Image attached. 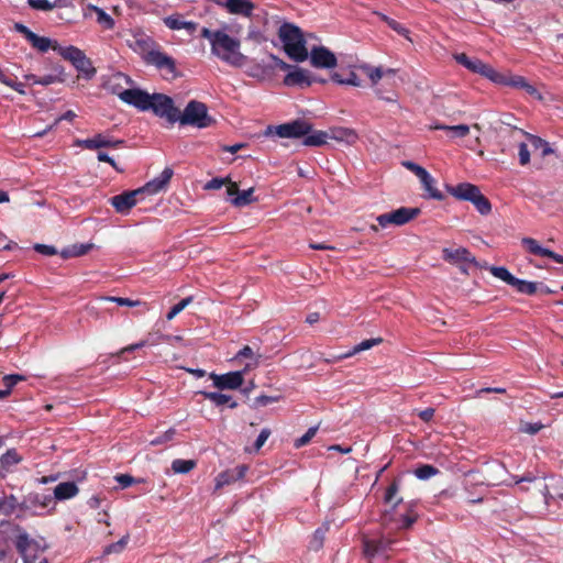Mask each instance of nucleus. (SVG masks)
I'll use <instances>...</instances> for the list:
<instances>
[{
    "label": "nucleus",
    "mask_w": 563,
    "mask_h": 563,
    "mask_svg": "<svg viewBox=\"0 0 563 563\" xmlns=\"http://www.w3.org/2000/svg\"><path fill=\"white\" fill-rule=\"evenodd\" d=\"M135 52L141 54L143 60L147 65H153L159 70H167L173 77H177L176 62L172 56L156 49V43L146 35L135 37L134 44L131 45Z\"/></svg>",
    "instance_id": "f257e3e1"
},
{
    "label": "nucleus",
    "mask_w": 563,
    "mask_h": 563,
    "mask_svg": "<svg viewBox=\"0 0 563 563\" xmlns=\"http://www.w3.org/2000/svg\"><path fill=\"white\" fill-rule=\"evenodd\" d=\"M278 36L284 44L287 56L296 63L305 62L309 52L306 47V40L299 26L285 22L279 26Z\"/></svg>",
    "instance_id": "f03ea898"
},
{
    "label": "nucleus",
    "mask_w": 563,
    "mask_h": 563,
    "mask_svg": "<svg viewBox=\"0 0 563 563\" xmlns=\"http://www.w3.org/2000/svg\"><path fill=\"white\" fill-rule=\"evenodd\" d=\"M211 53L233 67H242L247 58L240 52V41L223 31L216 35Z\"/></svg>",
    "instance_id": "7ed1b4c3"
},
{
    "label": "nucleus",
    "mask_w": 563,
    "mask_h": 563,
    "mask_svg": "<svg viewBox=\"0 0 563 563\" xmlns=\"http://www.w3.org/2000/svg\"><path fill=\"white\" fill-rule=\"evenodd\" d=\"M269 58L276 67L287 71V75L283 80V84L287 87L307 88L313 84V80H316V75L308 69L301 68L297 65H290L274 54H269Z\"/></svg>",
    "instance_id": "20e7f679"
},
{
    "label": "nucleus",
    "mask_w": 563,
    "mask_h": 563,
    "mask_svg": "<svg viewBox=\"0 0 563 563\" xmlns=\"http://www.w3.org/2000/svg\"><path fill=\"white\" fill-rule=\"evenodd\" d=\"M180 125H190L198 129L212 126L216 120L209 115L208 107L198 100H190L183 112H179Z\"/></svg>",
    "instance_id": "39448f33"
},
{
    "label": "nucleus",
    "mask_w": 563,
    "mask_h": 563,
    "mask_svg": "<svg viewBox=\"0 0 563 563\" xmlns=\"http://www.w3.org/2000/svg\"><path fill=\"white\" fill-rule=\"evenodd\" d=\"M55 52L65 60H68L86 80H90L96 76L97 69L93 67L90 58H88L80 48L74 45L55 46Z\"/></svg>",
    "instance_id": "423d86ee"
},
{
    "label": "nucleus",
    "mask_w": 563,
    "mask_h": 563,
    "mask_svg": "<svg viewBox=\"0 0 563 563\" xmlns=\"http://www.w3.org/2000/svg\"><path fill=\"white\" fill-rule=\"evenodd\" d=\"M14 543L24 563H34L38 554L48 548L44 538L33 539L26 531L19 532Z\"/></svg>",
    "instance_id": "0eeeda50"
},
{
    "label": "nucleus",
    "mask_w": 563,
    "mask_h": 563,
    "mask_svg": "<svg viewBox=\"0 0 563 563\" xmlns=\"http://www.w3.org/2000/svg\"><path fill=\"white\" fill-rule=\"evenodd\" d=\"M312 131V124L303 119H296L294 121L279 124L268 125L264 132V135H277L286 139H300Z\"/></svg>",
    "instance_id": "6e6552de"
},
{
    "label": "nucleus",
    "mask_w": 563,
    "mask_h": 563,
    "mask_svg": "<svg viewBox=\"0 0 563 563\" xmlns=\"http://www.w3.org/2000/svg\"><path fill=\"white\" fill-rule=\"evenodd\" d=\"M150 110L169 124H175L179 119L180 110L175 106L173 98L164 93H152Z\"/></svg>",
    "instance_id": "1a4fd4ad"
},
{
    "label": "nucleus",
    "mask_w": 563,
    "mask_h": 563,
    "mask_svg": "<svg viewBox=\"0 0 563 563\" xmlns=\"http://www.w3.org/2000/svg\"><path fill=\"white\" fill-rule=\"evenodd\" d=\"M421 210L419 208L401 207L394 211L379 214L376 220L382 228L389 224L404 225L418 217Z\"/></svg>",
    "instance_id": "9d476101"
},
{
    "label": "nucleus",
    "mask_w": 563,
    "mask_h": 563,
    "mask_svg": "<svg viewBox=\"0 0 563 563\" xmlns=\"http://www.w3.org/2000/svg\"><path fill=\"white\" fill-rule=\"evenodd\" d=\"M454 59L472 73L479 74L490 81L500 79V77L497 76V70L490 65L482 62L479 58L470 57L465 53H460L454 55Z\"/></svg>",
    "instance_id": "9b49d317"
},
{
    "label": "nucleus",
    "mask_w": 563,
    "mask_h": 563,
    "mask_svg": "<svg viewBox=\"0 0 563 563\" xmlns=\"http://www.w3.org/2000/svg\"><path fill=\"white\" fill-rule=\"evenodd\" d=\"M396 540L389 538L364 539L363 553L366 559L372 560L376 556L388 559V552L393 551Z\"/></svg>",
    "instance_id": "f8f14e48"
},
{
    "label": "nucleus",
    "mask_w": 563,
    "mask_h": 563,
    "mask_svg": "<svg viewBox=\"0 0 563 563\" xmlns=\"http://www.w3.org/2000/svg\"><path fill=\"white\" fill-rule=\"evenodd\" d=\"M245 371H233L225 374L210 373L209 377L213 382V386L219 390H234L240 388L244 383Z\"/></svg>",
    "instance_id": "ddd939ff"
},
{
    "label": "nucleus",
    "mask_w": 563,
    "mask_h": 563,
    "mask_svg": "<svg viewBox=\"0 0 563 563\" xmlns=\"http://www.w3.org/2000/svg\"><path fill=\"white\" fill-rule=\"evenodd\" d=\"M118 96L123 102L140 111H150L152 95L145 90L131 88L121 91Z\"/></svg>",
    "instance_id": "4468645a"
},
{
    "label": "nucleus",
    "mask_w": 563,
    "mask_h": 563,
    "mask_svg": "<svg viewBox=\"0 0 563 563\" xmlns=\"http://www.w3.org/2000/svg\"><path fill=\"white\" fill-rule=\"evenodd\" d=\"M308 57L316 68L331 69L338 64L335 55L325 46H313Z\"/></svg>",
    "instance_id": "2eb2a0df"
},
{
    "label": "nucleus",
    "mask_w": 563,
    "mask_h": 563,
    "mask_svg": "<svg viewBox=\"0 0 563 563\" xmlns=\"http://www.w3.org/2000/svg\"><path fill=\"white\" fill-rule=\"evenodd\" d=\"M136 195H143L140 188L115 195L109 199V202L118 213L128 214L130 210L137 203Z\"/></svg>",
    "instance_id": "dca6fc26"
},
{
    "label": "nucleus",
    "mask_w": 563,
    "mask_h": 563,
    "mask_svg": "<svg viewBox=\"0 0 563 563\" xmlns=\"http://www.w3.org/2000/svg\"><path fill=\"white\" fill-rule=\"evenodd\" d=\"M442 257L445 262L454 265L471 264L473 266H479V262L472 255L466 247L451 249L445 247L442 250Z\"/></svg>",
    "instance_id": "f3484780"
},
{
    "label": "nucleus",
    "mask_w": 563,
    "mask_h": 563,
    "mask_svg": "<svg viewBox=\"0 0 563 563\" xmlns=\"http://www.w3.org/2000/svg\"><path fill=\"white\" fill-rule=\"evenodd\" d=\"M76 144L87 150H99L102 147H122L125 144L124 140H113L99 133L92 139L77 140Z\"/></svg>",
    "instance_id": "a211bd4d"
},
{
    "label": "nucleus",
    "mask_w": 563,
    "mask_h": 563,
    "mask_svg": "<svg viewBox=\"0 0 563 563\" xmlns=\"http://www.w3.org/2000/svg\"><path fill=\"white\" fill-rule=\"evenodd\" d=\"M174 175V170L170 167H165L164 170L152 180L147 181L144 186L140 187L143 195H155L166 189L168 183Z\"/></svg>",
    "instance_id": "6ab92c4d"
},
{
    "label": "nucleus",
    "mask_w": 563,
    "mask_h": 563,
    "mask_svg": "<svg viewBox=\"0 0 563 563\" xmlns=\"http://www.w3.org/2000/svg\"><path fill=\"white\" fill-rule=\"evenodd\" d=\"M518 135L525 136L536 151L540 150L542 157H545V156L554 153V150L551 147V145L548 141L543 140L542 137H540L538 135L528 133L521 129L512 128L510 130V137L512 140H517Z\"/></svg>",
    "instance_id": "aec40b11"
},
{
    "label": "nucleus",
    "mask_w": 563,
    "mask_h": 563,
    "mask_svg": "<svg viewBox=\"0 0 563 563\" xmlns=\"http://www.w3.org/2000/svg\"><path fill=\"white\" fill-rule=\"evenodd\" d=\"M254 188L240 191L235 183L227 187V197L234 207L242 208L251 205L257 199L253 196Z\"/></svg>",
    "instance_id": "412c9836"
},
{
    "label": "nucleus",
    "mask_w": 563,
    "mask_h": 563,
    "mask_svg": "<svg viewBox=\"0 0 563 563\" xmlns=\"http://www.w3.org/2000/svg\"><path fill=\"white\" fill-rule=\"evenodd\" d=\"M446 191L454 198L472 202L481 192L476 185L471 183H461L456 186L445 185Z\"/></svg>",
    "instance_id": "4be33fe9"
},
{
    "label": "nucleus",
    "mask_w": 563,
    "mask_h": 563,
    "mask_svg": "<svg viewBox=\"0 0 563 563\" xmlns=\"http://www.w3.org/2000/svg\"><path fill=\"white\" fill-rule=\"evenodd\" d=\"M247 472V466L242 464L232 470H227L218 474L216 477V489H220L225 485H230L239 479H242Z\"/></svg>",
    "instance_id": "5701e85b"
},
{
    "label": "nucleus",
    "mask_w": 563,
    "mask_h": 563,
    "mask_svg": "<svg viewBox=\"0 0 563 563\" xmlns=\"http://www.w3.org/2000/svg\"><path fill=\"white\" fill-rule=\"evenodd\" d=\"M217 4L228 9L232 14H241L244 16H251L254 10V3L251 0H225L217 1Z\"/></svg>",
    "instance_id": "b1692460"
},
{
    "label": "nucleus",
    "mask_w": 563,
    "mask_h": 563,
    "mask_svg": "<svg viewBox=\"0 0 563 563\" xmlns=\"http://www.w3.org/2000/svg\"><path fill=\"white\" fill-rule=\"evenodd\" d=\"M542 494L547 504L550 498H563V479L551 476L550 484L543 485Z\"/></svg>",
    "instance_id": "393cba45"
},
{
    "label": "nucleus",
    "mask_w": 563,
    "mask_h": 563,
    "mask_svg": "<svg viewBox=\"0 0 563 563\" xmlns=\"http://www.w3.org/2000/svg\"><path fill=\"white\" fill-rule=\"evenodd\" d=\"M79 489L74 482H63L59 483L54 488V499L56 500H66L75 497L78 494Z\"/></svg>",
    "instance_id": "a878e982"
},
{
    "label": "nucleus",
    "mask_w": 563,
    "mask_h": 563,
    "mask_svg": "<svg viewBox=\"0 0 563 563\" xmlns=\"http://www.w3.org/2000/svg\"><path fill=\"white\" fill-rule=\"evenodd\" d=\"M262 355L257 352H255L250 345L243 346L236 354L235 360L240 358H249L250 362L246 363L245 367L242 371H245V373L252 368H255L260 364Z\"/></svg>",
    "instance_id": "bb28decb"
},
{
    "label": "nucleus",
    "mask_w": 563,
    "mask_h": 563,
    "mask_svg": "<svg viewBox=\"0 0 563 563\" xmlns=\"http://www.w3.org/2000/svg\"><path fill=\"white\" fill-rule=\"evenodd\" d=\"M198 394L202 395L206 399L212 401L217 407L229 404L231 409L238 407V402L232 399L230 395L218 393V391H206L200 390Z\"/></svg>",
    "instance_id": "cd10ccee"
},
{
    "label": "nucleus",
    "mask_w": 563,
    "mask_h": 563,
    "mask_svg": "<svg viewBox=\"0 0 563 563\" xmlns=\"http://www.w3.org/2000/svg\"><path fill=\"white\" fill-rule=\"evenodd\" d=\"M497 76L500 77V79L493 80V82L497 85L523 89L525 86L528 84V81L522 76H515L509 73L499 71H497Z\"/></svg>",
    "instance_id": "c85d7f7f"
},
{
    "label": "nucleus",
    "mask_w": 563,
    "mask_h": 563,
    "mask_svg": "<svg viewBox=\"0 0 563 563\" xmlns=\"http://www.w3.org/2000/svg\"><path fill=\"white\" fill-rule=\"evenodd\" d=\"M382 341H383L382 338H373V339L363 340L358 344L354 345V347L351 351L343 353L341 355H338L335 358L343 360V358L353 356L356 353L369 350L373 346L378 345L379 343H382Z\"/></svg>",
    "instance_id": "c756f323"
},
{
    "label": "nucleus",
    "mask_w": 563,
    "mask_h": 563,
    "mask_svg": "<svg viewBox=\"0 0 563 563\" xmlns=\"http://www.w3.org/2000/svg\"><path fill=\"white\" fill-rule=\"evenodd\" d=\"M53 74L45 75L40 77L38 80H35L36 85L49 86L55 82H64L65 81V68L62 65H56L53 68Z\"/></svg>",
    "instance_id": "7c9ffc66"
},
{
    "label": "nucleus",
    "mask_w": 563,
    "mask_h": 563,
    "mask_svg": "<svg viewBox=\"0 0 563 563\" xmlns=\"http://www.w3.org/2000/svg\"><path fill=\"white\" fill-rule=\"evenodd\" d=\"M330 135L324 131L313 130L303 136L302 144L305 146H322L327 144Z\"/></svg>",
    "instance_id": "2f4dec72"
},
{
    "label": "nucleus",
    "mask_w": 563,
    "mask_h": 563,
    "mask_svg": "<svg viewBox=\"0 0 563 563\" xmlns=\"http://www.w3.org/2000/svg\"><path fill=\"white\" fill-rule=\"evenodd\" d=\"M330 137L339 142L353 144L357 140V134L354 130L349 128H335L331 130Z\"/></svg>",
    "instance_id": "473e14b6"
},
{
    "label": "nucleus",
    "mask_w": 563,
    "mask_h": 563,
    "mask_svg": "<svg viewBox=\"0 0 563 563\" xmlns=\"http://www.w3.org/2000/svg\"><path fill=\"white\" fill-rule=\"evenodd\" d=\"M400 479H394L390 485L387 487L384 496V501L386 504H391L393 509H395L399 504L402 503V498L398 496L399 493Z\"/></svg>",
    "instance_id": "72a5a7b5"
},
{
    "label": "nucleus",
    "mask_w": 563,
    "mask_h": 563,
    "mask_svg": "<svg viewBox=\"0 0 563 563\" xmlns=\"http://www.w3.org/2000/svg\"><path fill=\"white\" fill-rule=\"evenodd\" d=\"M30 44L38 52L45 53L49 48L55 51V46H60L57 41H53L49 37L40 36L35 33Z\"/></svg>",
    "instance_id": "f704fd0d"
},
{
    "label": "nucleus",
    "mask_w": 563,
    "mask_h": 563,
    "mask_svg": "<svg viewBox=\"0 0 563 563\" xmlns=\"http://www.w3.org/2000/svg\"><path fill=\"white\" fill-rule=\"evenodd\" d=\"M420 181L424 190L428 192L429 198L439 201H442L444 199V195L434 187L435 180L429 173L427 174V178H421Z\"/></svg>",
    "instance_id": "c9c22d12"
},
{
    "label": "nucleus",
    "mask_w": 563,
    "mask_h": 563,
    "mask_svg": "<svg viewBox=\"0 0 563 563\" xmlns=\"http://www.w3.org/2000/svg\"><path fill=\"white\" fill-rule=\"evenodd\" d=\"M512 287L520 294L532 296L537 292L539 283L516 278Z\"/></svg>",
    "instance_id": "e433bc0d"
},
{
    "label": "nucleus",
    "mask_w": 563,
    "mask_h": 563,
    "mask_svg": "<svg viewBox=\"0 0 563 563\" xmlns=\"http://www.w3.org/2000/svg\"><path fill=\"white\" fill-rule=\"evenodd\" d=\"M88 8L96 12L97 14V22L104 27L106 30H111L114 27V20L110 14H108L103 9L89 4Z\"/></svg>",
    "instance_id": "4c0bfd02"
},
{
    "label": "nucleus",
    "mask_w": 563,
    "mask_h": 563,
    "mask_svg": "<svg viewBox=\"0 0 563 563\" xmlns=\"http://www.w3.org/2000/svg\"><path fill=\"white\" fill-rule=\"evenodd\" d=\"M521 243L531 254L543 257L549 255V249L541 246L539 242L532 238H523Z\"/></svg>",
    "instance_id": "58836bf2"
},
{
    "label": "nucleus",
    "mask_w": 563,
    "mask_h": 563,
    "mask_svg": "<svg viewBox=\"0 0 563 563\" xmlns=\"http://www.w3.org/2000/svg\"><path fill=\"white\" fill-rule=\"evenodd\" d=\"M435 130H444L452 133L453 137H464L470 133V126L467 124H459V125H444L437 124L432 126Z\"/></svg>",
    "instance_id": "ea45409f"
},
{
    "label": "nucleus",
    "mask_w": 563,
    "mask_h": 563,
    "mask_svg": "<svg viewBox=\"0 0 563 563\" xmlns=\"http://www.w3.org/2000/svg\"><path fill=\"white\" fill-rule=\"evenodd\" d=\"M489 272L492 275L509 286H512L515 277L505 266H490Z\"/></svg>",
    "instance_id": "a19ab883"
},
{
    "label": "nucleus",
    "mask_w": 563,
    "mask_h": 563,
    "mask_svg": "<svg viewBox=\"0 0 563 563\" xmlns=\"http://www.w3.org/2000/svg\"><path fill=\"white\" fill-rule=\"evenodd\" d=\"M438 473L439 470L430 464H421L413 471L415 476L421 481L429 479Z\"/></svg>",
    "instance_id": "79ce46f5"
},
{
    "label": "nucleus",
    "mask_w": 563,
    "mask_h": 563,
    "mask_svg": "<svg viewBox=\"0 0 563 563\" xmlns=\"http://www.w3.org/2000/svg\"><path fill=\"white\" fill-rule=\"evenodd\" d=\"M196 466L194 460H174L172 463V470L177 474H187Z\"/></svg>",
    "instance_id": "37998d69"
},
{
    "label": "nucleus",
    "mask_w": 563,
    "mask_h": 563,
    "mask_svg": "<svg viewBox=\"0 0 563 563\" xmlns=\"http://www.w3.org/2000/svg\"><path fill=\"white\" fill-rule=\"evenodd\" d=\"M472 203L483 216H486L492 211V203L482 192H479V195L472 201Z\"/></svg>",
    "instance_id": "c03bdc74"
},
{
    "label": "nucleus",
    "mask_w": 563,
    "mask_h": 563,
    "mask_svg": "<svg viewBox=\"0 0 563 563\" xmlns=\"http://www.w3.org/2000/svg\"><path fill=\"white\" fill-rule=\"evenodd\" d=\"M415 504H408V512L400 517V527L404 529L410 528L418 519V515L413 511Z\"/></svg>",
    "instance_id": "a18cd8bd"
},
{
    "label": "nucleus",
    "mask_w": 563,
    "mask_h": 563,
    "mask_svg": "<svg viewBox=\"0 0 563 563\" xmlns=\"http://www.w3.org/2000/svg\"><path fill=\"white\" fill-rule=\"evenodd\" d=\"M20 456L15 449L8 450L1 457L0 463L3 468H8L12 465H15L20 462Z\"/></svg>",
    "instance_id": "49530a36"
},
{
    "label": "nucleus",
    "mask_w": 563,
    "mask_h": 563,
    "mask_svg": "<svg viewBox=\"0 0 563 563\" xmlns=\"http://www.w3.org/2000/svg\"><path fill=\"white\" fill-rule=\"evenodd\" d=\"M282 398L280 395H274V396H267V395H260L254 398L253 404L251 405L252 408H261L266 407L271 404L279 401Z\"/></svg>",
    "instance_id": "de8ad7c7"
},
{
    "label": "nucleus",
    "mask_w": 563,
    "mask_h": 563,
    "mask_svg": "<svg viewBox=\"0 0 563 563\" xmlns=\"http://www.w3.org/2000/svg\"><path fill=\"white\" fill-rule=\"evenodd\" d=\"M519 136L520 135H518L516 140L518 142L519 163L521 166H526L530 163V151L528 148L527 143L518 140Z\"/></svg>",
    "instance_id": "09e8293b"
},
{
    "label": "nucleus",
    "mask_w": 563,
    "mask_h": 563,
    "mask_svg": "<svg viewBox=\"0 0 563 563\" xmlns=\"http://www.w3.org/2000/svg\"><path fill=\"white\" fill-rule=\"evenodd\" d=\"M100 300L115 302L119 306L136 307L141 305L140 300H132L123 297L103 296Z\"/></svg>",
    "instance_id": "8fccbe9b"
},
{
    "label": "nucleus",
    "mask_w": 563,
    "mask_h": 563,
    "mask_svg": "<svg viewBox=\"0 0 563 563\" xmlns=\"http://www.w3.org/2000/svg\"><path fill=\"white\" fill-rule=\"evenodd\" d=\"M129 534L123 536L119 541L111 543L104 548V554L120 553L123 551L129 541Z\"/></svg>",
    "instance_id": "3c124183"
},
{
    "label": "nucleus",
    "mask_w": 563,
    "mask_h": 563,
    "mask_svg": "<svg viewBox=\"0 0 563 563\" xmlns=\"http://www.w3.org/2000/svg\"><path fill=\"white\" fill-rule=\"evenodd\" d=\"M192 301V297H186L181 299L178 303L173 306L168 311L166 318L167 320H173L178 313H180L190 302Z\"/></svg>",
    "instance_id": "603ef678"
},
{
    "label": "nucleus",
    "mask_w": 563,
    "mask_h": 563,
    "mask_svg": "<svg viewBox=\"0 0 563 563\" xmlns=\"http://www.w3.org/2000/svg\"><path fill=\"white\" fill-rule=\"evenodd\" d=\"M402 165L410 172H412L419 179L427 178V174L429 173L426 168L418 165L415 162L406 161L402 163Z\"/></svg>",
    "instance_id": "864d4df0"
},
{
    "label": "nucleus",
    "mask_w": 563,
    "mask_h": 563,
    "mask_svg": "<svg viewBox=\"0 0 563 563\" xmlns=\"http://www.w3.org/2000/svg\"><path fill=\"white\" fill-rule=\"evenodd\" d=\"M114 479L120 484L121 488H126L134 483H143V478H135L129 474H119L114 476Z\"/></svg>",
    "instance_id": "5fc2aeb1"
},
{
    "label": "nucleus",
    "mask_w": 563,
    "mask_h": 563,
    "mask_svg": "<svg viewBox=\"0 0 563 563\" xmlns=\"http://www.w3.org/2000/svg\"><path fill=\"white\" fill-rule=\"evenodd\" d=\"M317 430L318 427H310L302 437L295 440V448L298 449L308 444L310 440L316 435Z\"/></svg>",
    "instance_id": "6e6d98bb"
},
{
    "label": "nucleus",
    "mask_w": 563,
    "mask_h": 563,
    "mask_svg": "<svg viewBox=\"0 0 563 563\" xmlns=\"http://www.w3.org/2000/svg\"><path fill=\"white\" fill-rule=\"evenodd\" d=\"M323 541H324V530L322 528H318L313 533V537L310 541L309 548L311 550L318 551L319 549L322 548Z\"/></svg>",
    "instance_id": "4d7b16f0"
},
{
    "label": "nucleus",
    "mask_w": 563,
    "mask_h": 563,
    "mask_svg": "<svg viewBox=\"0 0 563 563\" xmlns=\"http://www.w3.org/2000/svg\"><path fill=\"white\" fill-rule=\"evenodd\" d=\"M225 184H229L231 186L232 181H231V179L229 177H227V178L214 177V178L210 179L203 186V189H206V190H216V189H220Z\"/></svg>",
    "instance_id": "13d9d810"
},
{
    "label": "nucleus",
    "mask_w": 563,
    "mask_h": 563,
    "mask_svg": "<svg viewBox=\"0 0 563 563\" xmlns=\"http://www.w3.org/2000/svg\"><path fill=\"white\" fill-rule=\"evenodd\" d=\"M25 377L23 375H20V374H10V375H5L3 377V383L4 385L7 386L5 390H10V393L12 391V388L19 383V382H22L24 380Z\"/></svg>",
    "instance_id": "bf43d9fd"
},
{
    "label": "nucleus",
    "mask_w": 563,
    "mask_h": 563,
    "mask_svg": "<svg viewBox=\"0 0 563 563\" xmlns=\"http://www.w3.org/2000/svg\"><path fill=\"white\" fill-rule=\"evenodd\" d=\"M382 19L387 23V25L393 29L394 31H396L398 34L400 35H407L408 33V30L402 25L400 24L399 22H397L396 20L391 19V18H388L386 15H382Z\"/></svg>",
    "instance_id": "052dcab7"
},
{
    "label": "nucleus",
    "mask_w": 563,
    "mask_h": 563,
    "mask_svg": "<svg viewBox=\"0 0 563 563\" xmlns=\"http://www.w3.org/2000/svg\"><path fill=\"white\" fill-rule=\"evenodd\" d=\"M363 69L366 70L369 79L374 85L377 84L384 76V70L382 69V67L372 68L369 66H364Z\"/></svg>",
    "instance_id": "680f3d73"
},
{
    "label": "nucleus",
    "mask_w": 563,
    "mask_h": 563,
    "mask_svg": "<svg viewBox=\"0 0 563 563\" xmlns=\"http://www.w3.org/2000/svg\"><path fill=\"white\" fill-rule=\"evenodd\" d=\"M164 23L170 30H181L185 21L180 20L178 15H169L164 19Z\"/></svg>",
    "instance_id": "e2e57ef3"
},
{
    "label": "nucleus",
    "mask_w": 563,
    "mask_h": 563,
    "mask_svg": "<svg viewBox=\"0 0 563 563\" xmlns=\"http://www.w3.org/2000/svg\"><path fill=\"white\" fill-rule=\"evenodd\" d=\"M175 434H176V430L174 428H170L167 431H165L162 435H158L155 439H153L151 441V444L152 445H159V444H163L165 442H168V441L173 440Z\"/></svg>",
    "instance_id": "0e129e2a"
},
{
    "label": "nucleus",
    "mask_w": 563,
    "mask_h": 563,
    "mask_svg": "<svg viewBox=\"0 0 563 563\" xmlns=\"http://www.w3.org/2000/svg\"><path fill=\"white\" fill-rule=\"evenodd\" d=\"M27 4L35 10L49 11L53 10L52 2L48 0H27Z\"/></svg>",
    "instance_id": "69168bd1"
},
{
    "label": "nucleus",
    "mask_w": 563,
    "mask_h": 563,
    "mask_svg": "<svg viewBox=\"0 0 563 563\" xmlns=\"http://www.w3.org/2000/svg\"><path fill=\"white\" fill-rule=\"evenodd\" d=\"M33 249L37 253H40L42 255H46V256L56 255L58 253L56 247L53 246V245H46V244L36 243V244H34Z\"/></svg>",
    "instance_id": "338daca9"
},
{
    "label": "nucleus",
    "mask_w": 563,
    "mask_h": 563,
    "mask_svg": "<svg viewBox=\"0 0 563 563\" xmlns=\"http://www.w3.org/2000/svg\"><path fill=\"white\" fill-rule=\"evenodd\" d=\"M16 505L18 499L13 495H10L4 500H1V506L3 507L7 515L11 514L15 509Z\"/></svg>",
    "instance_id": "774afa93"
}]
</instances>
